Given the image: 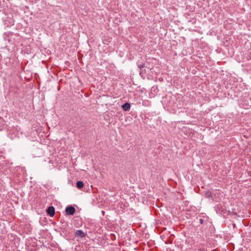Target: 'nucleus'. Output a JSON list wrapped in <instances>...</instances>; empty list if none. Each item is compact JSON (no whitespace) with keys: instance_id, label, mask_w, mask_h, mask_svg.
I'll list each match as a JSON object with an SVG mask.
<instances>
[{"instance_id":"nucleus-8","label":"nucleus","mask_w":251,"mask_h":251,"mask_svg":"<svg viewBox=\"0 0 251 251\" xmlns=\"http://www.w3.org/2000/svg\"><path fill=\"white\" fill-rule=\"evenodd\" d=\"M138 67L140 68H143L144 67V64H140V65H138Z\"/></svg>"},{"instance_id":"nucleus-9","label":"nucleus","mask_w":251,"mask_h":251,"mask_svg":"<svg viewBox=\"0 0 251 251\" xmlns=\"http://www.w3.org/2000/svg\"><path fill=\"white\" fill-rule=\"evenodd\" d=\"M207 197H208V198H210L211 197V194L209 193V192L207 193Z\"/></svg>"},{"instance_id":"nucleus-1","label":"nucleus","mask_w":251,"mask_h":251,"mask_svg":"<svg viewBox=\"0 0 251 251\" xmlns=\"http://www.w3.org/2000/svg\"><path fill=\"white\" fill-rule=\"evenodd\" d=\"M66 215H73L75 211V209L73 206H67L65 209Z\"/></svg>"},{"instance_id":"nucleus-7","label":"nucleus","mask_w":251,"mask_h":251,"mask_svg":"<svg viewBox=\"0 0 251 251\" xmlns=\"http://www.w3.org/2000/svg\"><path fill=\"white\" fill-rule=\"evenodd\" d=\"M122 107L124 111H126V103L122 105Z\"/></svg>"},{"instance_id":"nucleus-4","label":"nucleus","mask_w":251,"mask_h":251,"mask_svg":"<svg viewBox=\"0 0 251 251\" xmlns=\"http://www.w3.org/2000/svg\"><path fill=\"white\" fill-rule=\"evenodd\" d=\"M5 126V122L3 119L0 118V130L3 129Z\"/></svg>"},{"instance_id":"nucleus-10","label":"nucleus","mask_w":251,"mask_h":251,"mask_svg":"<svg viewBox=\"0 0 251 251\" xmlns=\"http://www.w3.org/2000/svg\"><path fill=\"white\" fill-rule=\"evenodd\" d=\"M200 221H201V223H202V221H202V219H201V220H200Z\"/></svg>"},{"instance_id":"nucleus-12","label":"nucleus","mask_w":251,"mask_h":251,"mask_svg":"<svg viewBox=\"0 0 251 251\" xmlns=\"http://www.w3.org/2000/svg\"><path fill=\"white\" fill-rule=\"evenodd\" d=\"M250 226H251V223H250Z\"/></svg>"},{"instance_id":"nucleus-6","label":"nucleus","mask_w":251,"mask_h":251,"mask_svg":"<svg viewBox=\"0 0 251 251\" xmlns=\"http://www.w3.org/2000/svg\"><path fill=\"white\" fill-rule=\"evenodd\" d=\"M130 107V105L129 103L126 102V111H128Z\"/></svg>"},{"instance_id":"nucleus-2","label":"nucleus","mask_w":251,"mask_h":251,"mask_svg":"<svg viewBox=\"0 0 251 251\" xmlns=\"http://www.w3.org/2000/svg\"><path fill=\"white\" fill-rule=\"evenodd\" d=\"M85 233L82 230H77L75 231V236L76 237L83 238L85 236Z\"/></svg>"},{"instance_id":"nucleus-5","label":"nucleus","mask_w":251,"mask_h":251,"mask_svg":"<svg viewBox=\"0 0 251 251\" xmlns=\"http://www.w3.org/2000/svg\"><path fill=\"white\" fill-rule=\"evenodd\" d=\"M76 187H77V188L81 189L83 187L84 184L82 181H78L76 182Z\"/></svg>"},{"instance_id":"nucleus-11","label":"nucleus","mask_w":251,"mask_h":251,"mask_svg":"<svg viewBox=\"0 0 251 251\" xmlns=\"http://www.w3.org/2000/svg\"><path fill=\"white\" fill-rule=\"evenodd\" d=\"M102 214H104V211H102Z\"/></svg>"},{"instance_id":"nucleus-3","label":"nucleus","mask_w":251,"mask_h":251,"mask_svg":"<svg viewBox=\"0 0 251 251\" xmlns=\"http://www.w3.org/2000/svg\"><path fill=\"white\" fill-rule=\"evenodd\" d=\"M47 212L50 217H53L55 214V209L53 206H49L47 210Z\"/></svg>"}]
</instances>
